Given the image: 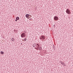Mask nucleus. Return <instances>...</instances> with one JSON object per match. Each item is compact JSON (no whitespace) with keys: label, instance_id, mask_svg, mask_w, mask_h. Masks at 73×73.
Wrapping results in <instances>:
<instances>
[{"label":"nucleus","instance_id":"f03ea898","mask_svg":"<svg viewBox=\"0 0 73 73\" xmlns=\"http://www.w3.org/2000/svg\"><path fill=\"white\" fill-rule=\"evenodd\" d=\"M66 13H67L68 15H70L71 13V12L70 11V10L69 9H67L66 11Z\"/></svg>","mask_w":73,"mask_h":73},{"label":"nucleus","instance_id":"4468645a","mask_svg":"<svg viewBox=\"0 0 73 73\" xmlns=\"http://www.w3.org/2000/svg\"><path fill=\"white\" fill-rule=\"evenodd\" d=\"M61 64L62 65H64V62H63V63H61Z\"/></svg>","mask_w":73,"mask_h":73},{"label":"nucleus","instance_id":"6ab92c4d","mask_svg":"<svg viewBox=\"0 0 73 73\" xmlns=\"http://www.w3.org/2000/svg\"><path fill=\"white\" fill-rule=\"evenodd\" d=\"M61 62H62V61H61Z\"/></svg>","mask_w":73,"mask_h":73},{"label":"nucleus","instance_id":"dca6fc26","mask_svg":"<svg viewBox=\"0 0 73 73\" xmlns=\"http://www.w3.org/2000/svg\"><path fill=\"white\" fill-rule=\"evenodd\" d=\"M15 21H17V20L16 19V20H15Z\"/></svg>","mask_w":73,"mask_h":73},{"label":"nucleus","instance_id":"f8f14e48","mask_svg":"<svg viewBox=\"0 0 73 73\" xmlns=\"http://www.w3.org/2000/svg\"><path fill=\"white\" fill-rule=\"evenodd\" d=\"M35 49H36V50H38V48H36V47H35Z\"/></svg>","mask_w":73,"mask_h":73},{"label":"nucleus","instance_id":"0eeeda50","mask_svg":"<svg viewBox=\"0 0 73 73\" xmlns=\"http://www.w3.org/2000/svg\"><path fill=\"white\" fill-rule=\"evenodd\" d=\"M11 40L12 41H15V38H12Z\"/></svg>","mask_w":73,"mask_h":73},{"label":"nucleus","instance_id":"f257e3e1","mask_svg":"<svg viewBox=\"0 0 73 73\" xmlns=\"http://www.w3.org/2000/svg\"><path fill=\"white\" fill-rule=\"evenodd\" d=\"M45 38V36L43 35H41L40 37V39L42 41H44Z\"/></svg>","mask_w":73,"mask_h":73},{"label":"nucleus","instance_id":"9b49d317","mask_svg":"<svg viewBox=\"0 0 73 73\" xmlns=\"http://www.w3.org/2000/svg\"><path fill=\"white\" fill-rule=\"evenodd\" d=\"M23 40H24V41H25L27 40V38H25Z\"/></svg>","mask_w":73,"mask_h":73},{"label":"nucleus","instance_id":"aec40b11","mask_svg":"<svg viewBox=\"0 0 73 73\" xmlns=\"http://www.w3.org/2000/svg\"><path fill=\"white\" fill-rule=\"evenodd\" d=\"M21 45H22V43H21Z\"/></svg>","mask_w":73,"mask_h":73},{"label":"nucleus","instance_id":"423d86ee","mask_svg":"<svg viewBox=\"0 0 73 73\" xmlns=\"http://www.w3.org/2000/svg\"><path fill=\"white\" fill-rule=\"evenodd\" d=\"M16 20H19V19H20V18L19 17H17L16 18Z\"/></svg>","mask_w":73,"mask_h":73},{"label":"nucleus","instance_id":"412c9836","mask_svg":"<svg viewBox=\"0 0 73 73\" xmlns=\"http://www.w3.org/2000/svg\"><path fill=\"white\" fill-rule=\"evenodd\" d=\"M53 48H54V47H53Z\"/></svg>","mask_w":73,"mask_h":73},{"label":"nucleus","instance_id":"39448f33","mask_svg":"<svg viewBox=\"0 0 73 73\" xmlns=\"http://www.w3.org/2000/svg\"><path fill=\"white\" fill-rule=\"evenodd\" d=\"M29 16H30V15L28 14H27L25 15L26 18L27 19H29Z\"/></svg>","mask_w":73,"mask_h":73},{"label":"nucleus","instance_id":"ddd939ff","mask_svg":"<svg viewBox=\"0 0 73 73\" xmlns=\"http://www.w3.org/2000/svg\"><path fill=\"white\" fill-rule=\"evenodd\" d=\"M39 46H37V48H38H38H39Z\"/></svg>","mask_w":73,"mask_h":73},{"label":"nucleus","instance_id":"f3484780","mask_svg":"<svg viewBox=\"0 0 73 73\" xmlns=\"http://www.w3.org/2000/svg\"><path fill=\"white\" fill-rule=\"evenodd\" d=\"M54 27H55V25H54Z\"/></svg>","mask_w":73,"mask_h":73},{"label":"nucleus","instance_id":"7ed1b4c3","mask_svg":"<svg viewBox=\"0 0 73 73\" xmlns=\"http://www.w3.org/2000/svg\"><path fill=\"white\" fill-rule=\"evenodd\" d=\"M21 37L22 38H23V37H26V36L25 35V33H23L21 35Z\"/></svg>","mask_w":73,"mask_h":73},{"label":"nucleus","instance_id":"9d476101","mask_svg":"<svg viewBox=\"0 0 73 73\" xmlns=\"http://www.w3.org/2000/svg\"><path fill=\"white\" fill-rule=\"evenodd\" d=\"M33 47H35V46H36V44H34L33 45Z\"/></svg>","mask_w":73,"mask_h":73},{"label":"nucleus","instance_id":"a211bd4d","mask_svg":"<svg viewBox=\"0 0 73 73\" xmlns=\"http://www.w3.org/2000/svg\"><path fill=\"white\" fill-rule=\"evenodd\" d=\"M15 32H16V31L15 30L14 31Z\"/></svg>","mask_w":73,"mask_h":73},{"label":"nucleus","instance_id":"20e7f679","mask_svg":"<svg viewBox=\"0 0 73 73\" xmlns=\"http://www.w3.org/2000/svg\"><path fill=\"white\" fill-rule=\"evenodd\" d=\"M54 20H55L56 21H57V20H58V17L55 16L54 17Z\"/></svg>","mask_w":73,"mask_h":73},{"label":"nucleus","instance_id":"2eb2a0df","mask_svg":"<svg viewBox=\"0 0 73 73\" xmlns=\"http://www.w3.org/2000/svg\"><path fill=\"white\" fill-rule=\"evenodd\" d=\"M36 45H38V46H40V45H39V44H36Z\"/></svg>","mask_w":73,"mask_h":73},{"label":"nucleus","instance_id":"1a4fd4ad","mask_svg":"<svg viewBox=\"0 0 73 73\" xmlns=\"http://www.w3.org/2000/svg\"><path fill=\"white\" fill-rule=\"evenodd\" d=\"M4 53V52H3V51L1 52V54H3Z\"/></svg>","mask_w":73,"mask_h":73},{"label":"nucleus","instance_id":"6e6552de","mask_svg":"<svg viewBox=\"0 0 73 73\" xmlns=\"http://www.w3.org/2000/svg\"><path fill=\"white\" fill-rule=\"evenodd\" d=\"M42 49V47H39L38 48V50H40L41 49Z\"/></svg>","mask_w":73,"mask_h":73}]
</instances>
